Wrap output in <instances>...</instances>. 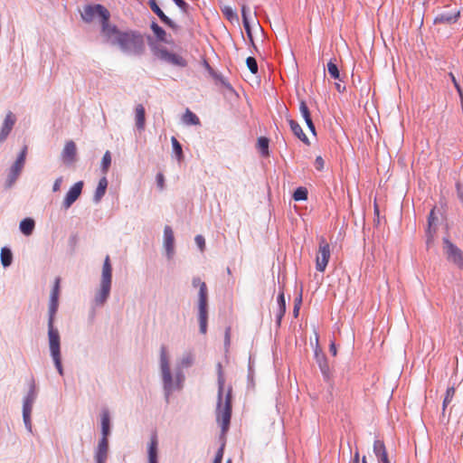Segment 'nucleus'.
<instances>
[{"label":"nucleus","instance_id":"13","mask_svg":"<svg viewBox=\"0 0 463 463\" xmlns=\"http://www.w3.org/2000/svg\"><path fill=\"white\" fill-rule=\"evenodd\" d=\"M207 318H208L207 302H204L203 298L202 301L198 302V319H199V325H200V332L203 335L207 331Z\"/></svg>","mask_w":463,"mask_h":463},{"label":"nucleus","instance_id":"7","mask_svg":"<svg viewBox=\"0 0 463 463\" xmlns=\"http://www.w3.org/2000/svg\"><path fill=\"white\" fill-rule=\"evenodd\" d=\"M48 338H49V346L52 356L61 355L60 350V334L59 331L54 328L52 325V316L49 317L48 321Z\"/></svg>","mask_w":463,"mask_h":463},{"label":"nucleus","instance_id":"1","mask_svg":"<svg viewBox=\"0 0 463 463\" xmlns=\"http://www.w3.org/2000/svg\"><path fill=\"white\" fill-rule=\"evenodd\" d=\"M113 44H118L122 52L140 55L145 51V42L141 33L136 31L121 32L116 25H106L104 34Z\"/></svg>","mask_w":463,"mask_h":463},{"label":"nucleus","instance_id":"29","mask_svg":"<svg viewBox=\"0 0 463 463\" xmlns=\"http://www.w3.org/2000/svg\"><path fill=\"white\" fill-rule=\"evenodd\" d=\"M35 396L34 390L32 389L24 401L23 411L32 412Z\"/></svg>","mask_w":463,"mask_h":463},{"label":"nucleus","instance_id":"38","mask_svg":"<svg viewBox=\"0 0 463 463\" xmlns=\"http://www.w3.org/2000/svg\"><path fill=\"white\" fill-rule=\"evenodd\" d=\"M295 201H304L307 198V190L304 187H298L293 194Z\"/></svg>","mask_w":463,"mask_h":463},{"label":"nucleus","instance_id":"61","mask_svg":"<svg viewBox=\"0 0 463 463\" xmlns=\"http://www.w3.org/2000/svg\"><path fill=\"white\" fill-rule=\"evenodd\" d=\"M362 463H368L365 457L363 458Z\"/></svg>","mask_w":463,"mask_h":463},{"label":"nucleus","instance_id":"53","mask_svg":"<svg viewBox=\"0 0 463 463\" xmlns=\"http://www.w3.org/2000/svg\"><path fill=\"white\" fill-rule=\"evenodd\" d=\"M61 183H62V177L57 178L53 184L52 191L58 192L61 189Z\"/></svg>","mask_w":463,"mask_h":463},{"label":"nucleus","instance_id":"48","mask_svg":"<svg viewBox=\"0 0 463 463\" xmlns=\"http://www.w3.org/2000/svg\"><path fill=\"white\" fill-rule=\"evenodd\" d=\"M194 240L200 250H203L205 247L204 238L202 235H197Z\"/></svg>","mask_w":463,"mask_h":463},{"label":"nucleus","instance_id":"9","mask_svg":"<svg viewBox=\"0 0 463 463\" xmlns=\"http://www.w3.org/2000/svg\"><path fill=\"white\" fill-rule=\"evenodd\" d=\"M83 188V182L79 181L75 183L66 194L65 198L63 200V207L65 209H69L72 203L80 197L81 191Z\"/></svg>","mask_w":463,"mask_h":463},{"label":"nucleus","instance_id":"40","mask_svg":"<svg viewBox=\"0 0 463 463\" xmlns=\"http://www.w3.org/2000/svg\"><path fill=\"white\" fill-rule=\"evenodd\" d=\"M162 378L165 385V389L171 390L172 388V374L171 371L165 370L162 372Z\"/></svg>","mask_w":463,"mask_h":463},{"label":"nucleus","instance_id":"15","mask_svg":"<svg viewBox=\"0 0 463 463\" xmlns=\"http://www.w3.org/2000/svg\"><path fill=\"white\" fill-rule=\"evenodd\" d=\"M15 120H16L15 116L12 112H8L5 118L3 127L0 131V142H3L4 140H5V138L11 132V130L15 123Z\"/></svg>","mask_w":463,"mask_h":463},{"label":"nucleus","instance_id":"21","mask_svg":"<svg viewBox=\"0 0 463 463\" xmlns=\"http://www.w3.org/2000/svg\"><path fill=\"white\" fill-rule=\"evenodd\" d=\"M288 122L290 128H291L292 132L294 133V135L296 137H298L305 144L309 145V140L307 137V136L305 135V133L303 132V130H302L301 127L298 125V123L296 122L295 120H293L292 118H288Z\"/></svg>","mask_w":463,"mask_h":463},{"label":"nucleus","instance_id":"45","mask_svg":"<svg viewBox=\"0 0 463 463\" xmlns=\"http://www.w3.org/2000/svg\"><path fill=\"white\" fill-rule=\"evenodd\" d=\"M52 357L53 359L55 367L57 368L59 373L61 375L63 373V369H62V366H61V355L52 356Z\"/></svg>","mask_w":463,"mask_h":463},{"label":"nucleus","instance_id":"47","mask_svg":"<svg viewBox=\"0 0 463 463\" xmlns=\"http://www.w3.org/2000/svg\"><path fill=\"white\" fill-rule=\"evenodd\" d=\"M242 23H243V26H244V29H245V31L247 33L248 37L252 42V35H251V31H250V23H249L248 17H244V19H242Z\"/></svg>","mask_w":463,"mask_h":463},{"label":"nucleus","instance_id":"50","mask_svg":"<svg viewBox=\"0 0 463 463\" xmlns=\"http://www.w3.org/2000/svg\"><path fill=\"white\" fill-rule=\"evenodd\" d=\"M324 165H325L324 159L320 156H317L315 160L316 168L317 170L321 171L324 168Z\"/></svg>","mask_w":463,"mask_h":463},{"label":"nucleus","instance_id":"36","mask_svg":"<svg viewBox=\"0 0 463 463\" xmlns=\"http://www.w3.org/2000/svg\"><path fill=\"white\" fill-rule=\"evenodd\" d=\"M171 142H172V146H173V151L175 154V156H177L178 160L183 159L184 155H183L181 144L178 142V140L175 137H171Z\"/></svg>","mask_w":463,"mask_h":463},{"label":"nucleus","instance_id":"52","mask_svg":"<svg viewBox=\"0 0 463 463\" xmlns=\"http://www.w3.org/2000/svg\"><path fill=\"white\" fill-rule=\"evenodd\" d=\"M156 183H157V186H158L160 189H163V188H164V185H165V177H164L163 174H161V173L157 174V175H156Z\"/></svg>","mask_w":463,"mask_h":463},{"label":"nucleus","instance_id":"23","mask_svg":"<svg viewBox=\"0 0 463 463\" xmlns=\"http://www.w3.org/2000/svg\"><path fill=\"white\" fill-rule=\"evenodd\" d=\"M107 187H108V180L105 176H103L102 178L99 179L98 187L94 194L93 199L96 203H99L101 200V198L104 196Z\"/></svg>","mask_w":463,"mask_h":463},{"label":"nucleus","instance_id":"3","mask_svg":"<svg viewBox=\"0 0 463 463\" xmlns=\"http://www.w3.org/2000/svg\"><path fill=\"white\" fill-rule=\"evenodd\" d=\"M112 281V267L109 256H106L102 267L100 286L95 295V304L102 306L109 297Z\"/></svg>","mask_w":463,"mask_h":463},{"label":"nucleus","instance_id":"6","mask_svg":"<svg viewBox=\"0 0 463 463\" xmlns=\"http://www.w3.org/2000/svg\"><path fill=\"white\" fill-rule=\"evenodd\" d=\"M443 244H444L443 249H444V252L447 256V260L463 270V252H462V250L447 238L443 239Z\"/></svg>","mask_w":463,"mask_h":463},{"label":"nucleus","instance_id":"46","mask_svg":"<svg viewBox=\"0 0 463 463\" xmlns=\"http://www.w3.org/2000/svg\"><path fill=\"white\" fill-rule=\"evenodd\" d=\"M23 418L26 428L31 430L32 423H31V412L23 411Z\"/></svg>","mask_w":463,"mask_h":463},{"label":"nucleus","instance_id":"19","mask_svg":"<svg viewBox=\"0 0 463 463\" xmlns=\"http://www.w3.org/2000/svg\"><path fill=\"white\" fill-rule=\"evenodd\" d=\"M26 152H27V147L24 146L11 168V173H12L14 179H15L19 175L22 168L24 167Z\"/></svg>","mask_w":463,"mask_h":463},{"label":"nucleus","instance_id":"24","mask_svg":"<svg viewBox=\"0 0 463 463\" xmlns=\"http://www.w3.org/2000/svg\"><path fill=\"white\" fill-rule=\"evenodd\" d=\"M278 311L276 314L277 317V323L279 325L281 322V319L286 312V301H285V296L284 292L280 291L278 296Z\"/></svg>","mask_w":463,"mask_h":463},{"label":"nucleus","instance_id":"54","mask_svg":"<svg viewBox=\"0 0 463 463\" xmlns=\"http://www.w3.org/2000/svg\"><path fill=\"white\" fill-rule=\"evenodd\" d=\"M56 309H57V301L56 302H52L51 301V304H50V317L51 316H54V313L56 312Z\"/></svg>","mask_w":463,"mask_h":463},{"label":"nucleus","instance_id":"41","mask_svg":"<svg viewBox=\"0 0 463 463\" xmlns=\"http://www.w3.org/2000/svg\"><path fill=\"white\" fill-rule=\"evenodd\" d=\"M222 13L224 16L230 21L238 20L237 14L233 11V9L231 6H224L222 8Z\"/></svg>","mask_w":463,"mask_h":463},{"label":"nucleus","instance_id":"56","mask_svg":"<svg viewBox=\"0 0 463 463\" xmlns=\"http://www.w3.org/2000/svg\"><path fill=\"white\" fill-rule=\"evenodd\" d=\"M329 351H330V353H331L334 356H335V355H336V354H337V350H336V346H335V343H334V342H332V343H331V345H330V346H329Z\"/></svg>","mask_w":463,"mask_h":463},{"label":"nucleus","instance_id":"51","mask_svg":"<svg viewBox=\"0 0 463 463\" xmlns=\"http://www.w3.org/2000/svg\"><path fill=\"white\" fill-rule=\"evenodd\" d=\"M175 5L181 8L184 12H186L187 11V8H188V5L185 1L184 0H173Z\"/></svg>","mask_w":463,"mask_h":463},{"label":"nucleus","instance_id":"5","mask_svg":"<svg viewBox=\"0 0 463 463\" xmlns=\"http://www.w3.org/2000/svg\"><path fill=\"white\" fill-rule=\"evenodd\" d=\"M330 245L324 237L319 239L318 250L316 256V269L319 272H324L330 260Z\"/></svg>","mask_w":463,"mask_h":463},{"label":"nucleus","instance_id":"42","mask_svg":"<svg viewBox=\"0 0 463 463\" xmlns=\"http://www.w3.org/2000/svg\"><path fill=\"white\" fill-rule=\"evenodd\" d=\"M246 64L251 73L256 74L258 72V64L255 58L248 57L246 60Z\"/></svg>","mask_w":463,"mask_h":463},{"label":"nucleus","instance_id":"44","mask_svg":"<svg viewBox=\"0 0 463 463\" xmlns=\"http://www.w3.org/2000/svg\"><path fill=\"white\" fill-rule=\"evenodd\" d=\"M59 290H60V279L57 278L55 280L54 287L52 288V295H51L52 302L58 301Z\"/></svg>","mask_w":463,"mask_h":463},{"label":"nucleus","instance_id":"62","mask_svg":"<svg viewBox=\"0 0 463 463\" xmlns=\"http://www.w3.org/2000/svg\"><path fill=\"white\" fill-rule=\"evenodd\" d=\"M459 197H460L461 202L463 203V194H459Z\"/></svg>","mask_w":463,"mask_h":463},{"label":"nucleus","instance_id":"43","mask_svg":"<svg viewBox=\"0 0 463 463\" xmlns=\"http://www.w3.org/2000/svg\"><path fill=\"white\" fill-rule=\"evenodd\" d=\"M449 75L453 82L455 89L457 90V92L458 93V96L460 97V100L463 102V90H462L459 83L458 82L456 77L454 76V74L452 72H449Z\"/></svg>","mask_w":463,"mask_h":463},{"label":"nucleus","instance_id":"26","mask_svg":"<svg viewBox=\"0 0 463 463\" xmlns=\"http://www.w3.org/2000/svg\"><path fill=\"white\" fill-rule=\"evenodd\" d=\"M34 229V221L31 218H25L20 222V230L24 235H31Z\"/></svg>","mask_w":463,"mask_h":463},{"label":"nucleus","instance_id":"12","mask_svg":"<svg viewBox=\"0 0 463 463\" xmlns=\"http://www.w3.org/2000/svg\"><path fill=\"white\" fill-rule=\"evenodd\" d=\"M149 6L151 10L156 14V15L160 18V20L166 24L171 29L176 31L178 30L179 26L173 22L169 17H167L165 13L161 10V8L156 4V0H150L149 1Z\"/></svg>","mask_w":463,"mask_h":463},{"label":"nucleus","instance_id":"16","mask_svg":"<svg viewBox=\"0 0 463 463\" xmlns=\"http://www.w3.org/2000/svg\"><path fill=\"white\" fill-rule=\"evenodd\" d=\"M299 111L302 118L305 119L308 129L311 131L313 135H316V128L312 121L310 111L307 108V103L304 100H301L299 103Z\"/></svg>","mask_w":463,"mask_h":463},{"label":"nucleus","instance_id":"17","mask_svg":"<svg viewBox=\"0 0 463 463\" xmlns=\"http://www.w3.org/2000/svg\"><path fill=\"white\" fill-rule=\"evenodd\" d=\"M373 452L380 463L383 461H387L389 458L386 447L383 441L380 439H376L373 442Z\"/></svg>","mask_w":463,"mask_h":463},{"label":"nucleus","instance_id":"34","mask_svg":"<svg viewBox=\"0 0 463 463\" xmlns=\"http://www.w3.org/2000/svg\"><path fill=\"white\" fill-rule=\"evenodd\" d=\"M455 392H456V391H455L454 387H449L447 389L446 395H445L443 404H442V412L443 413L445 412L447 406L451 402V401L455 395Z\"/></svg>","mask_w":463,"mask_h":463},{"label":"nucleus","instance_id":"59","mask_svg":"<svg viewBox=\"0 0 463 463\" xmlns=\"http://www.w3.org/2000/svg\"><path fill=\"white\" fill-rule=\"evenodd\" d=\"M359 461H360V459H359V453L355 452L354 457V458L352 460V463H360Z\"/></svg>","mask_w":463,"mask_h":463},{"label":"nucleus","instance_id":"27","mask_svg":"<svg viewBox=\"0 0 463 463\" xmlns=\"http://www.w3.org/2000/svg\"><path fill=\"white\" fill-rule=\"evenodd\" d=\"M0 258H1L2 265L5 268L9 267L13 261V253H12L11 250L6 247L2 248L1 253H0Z\"/></svg>","mask_w":463,"mask_h":463},{"label":"nucleus","instance_id":"8","mask_svg":"<svg viewBox=\"0 0 463 463\" xmlns=\"http://www.w3.org/2000/svg\"><path fill=\"white\" fill-rule=\"evenodd\" d=\"M156 55L161 60L179 67H185L187 65L186 61L182 56L170 52L166 49L158 50Z\"/></svg>","mask_w":463,"mask_h":463},{"label":"nucleus","instance_id":"18","mask_svg":"<svg viewBox=\"0 0 463 463\" xmlns=\"http://www.w3.org/2000/svg\"><path fill=\"white\" fill-rule=\"evenodd\" d=\"M108 438L102 437L99 442L97 451L95 453V460L96 461H105L107 460L108 456Z\"/></svg>","mask_w":463,"mask_h":463},{"label":"nucleus","instance_id":"14","mask_svg":"<svg viewBox=\"0 0 463 463\" xmlns=\"http://www.w3.org/2000/svg\"><path fill=\"white\" fill-rule=\"evenodd\" d=\"M164 246L165 248L167 257L171 258L175 250V237L170 226H165L164 229Z\"/></svg>","mask_w":463,"mask_h":463},{"label":"nucleus","instance_id":"57","mask_svg":"<svg viewBox=\"0 0 463 463\" xmlns=\"http://www.w3.org/2000/svg\"><path fill=\"white\" fill-rule=\"evenodd\" d=\"M231 336V329L228 327L225 331V343L228 345L230 343Z\"/></svg>","mask_w":463,"mask_h":463},{"label":"nucleus","instance_id":"10","mask_svg":"<svg viewBox=\"0 0 463 463\" xmlns=\"http://www.w3.org/2000/svg\"><path fill=\"white\" fill-rule=\"evenodd\" d=\"M77 147L72 140L67 141L61 152V159L64 164L71 165L76 160Z\"/></svg>","mask_w":463,"mask_h":463},{"label":"nucleus","instance_id":"22","mask_svg":"<svg viewBox=\"0 0 463 463\" xmlns=\"http://www.w3.org/2000/svg\"><path fill=\"white\" fill-rule=\"evenodd\" d=\"M459 11H457L454 14H440L435 18L434 22L435 24L456 23L459 17Z\"/></svg>","mask_w":463,"mask_h":463},{"label":"nucleus","instance_id":"55","mask_svg":"<svg viewBox=\"0 0 463 463\" xmlns=\"http://www.w3.org/2000/svg\"><path fill=\"white\" fill-rule=\"evenodd\" d=\"M248 10H249V8H248V6L245 4L241 5V16H242V19H244V17H248V15H247Z\"/></svg>","mask_w":463,"mask_h":463},{"label":"nucleus","instance_id":"33","mask_svg":"<svg viewBox=\"0 0 463 463\" xmlns=\"http://www.w3.org/2000/svg\"><path fill=\"white\" fill-rule=\"evenodd\" d=\"M327 71H328L329 75L333 79L338 80L340 78L339 70H338L336 63L335 62V60H330L327 62Z\"/></svg>","mask_w":463,"mask_h":463},{"label":"nucleus","instance_id":"35","mask_svg":"<svg viewBox=\"0 0 463 463\" xmlns=\"http://www.w3.org/2000/svg\"><path fill=\"white\" fill-rule=\"evenodd\" d=\"M258 148L264 156H269V139L263 137H260L258 139Z\"/></svg>","mask_w":463,"mask_h":463},{"label":"nucleus","instance_id":"64","mask_svg":"<svg viewBox=\"0 0 463 463\" xmlns=\"http://www.w3.org/2000/svg\"><path fill=\"white\" fill-rule=\"evenodd\" d=\"M96 463H106L105 461H96Z\"/></svg>","mask_w":463,"mask_h":463},{"label":"nucleus","instance_id":"30","mask_svg":"<svg viewBox=\"0 0 463 463\" xmlns=\"http://www.w3.org/2000/svg\"><path fill=\"white\" fill-rule=\"evenodd\" d=\"M183 120L187 125H200V119L199 118L192 112L189 109L185 110V113L184 114Z\"/></svg>","mask_w":463,"mask_h":463},{"label":"nucleus","instance_id":"60","mask_svg":"<svg viewBox=\"0 0 463 463\" xmlns=\"http://www.w3.org/2000/svg\"><path fill=\"white\" fill-rule=\"evenodd\" d=\"M335 87L339 92H342L345 90V87L341 88L339 83H335Z\"/></svg>","mask_w":463,"mask_h":463},{"label":"nucleus","instance_id":"39","mask_svg":"<svg viewBox=\"0 0 463 463\" xmlns=\"http://www.w3.org/2000/svg\"><path fill=\"white\" fill-rule=\"evenodd\" d=\"M160 362H161V371L162 372H165V370L170 371V366H169L166 351H165V347H162V349H161Z\"/></svg>","mask_w":463,"mask_h":463},{"label":"nucleus","instance_id":"63","mask_svg":"<svg viewBox=\"0 0 463 463\" xmlns=\"http://www.w3.org/2000/svg\"><path fill=\"white\" fill-rule=\"evenodd\" d=\"M382 463H391L390 459L388 458L387 461H383Z\"/></svg>","mask_w":463,"mask_h":463},{"label":"nucleus","instance_id":"28","mask_svg":"<svg viewBox=\"0 0 463 463\" xmlns=\"http://www.w3.org/2000/svg\"><path fill=\"white\" fill-rule=\"evenodd\" d=\"M435 221H437V217H435V209L433 208L430 211V213L429 214V218H428V229H427V233H428V236H429L428 242L432 239L433 234L436 232L435 227L433 228Z\"/></svg>","mask_w":463,"mask_h":463},{"label":"nucleus","instance_id":"11","mask_svg":"<svg viewBox=\"0 0 463 463\" xmlns=\"http://www.w3.org/2000/svg\"><path fill=\"white\" fill-rule=\"evenodd\" d=\"M147 463H158V438L156 432L150 437L147 444Z\"/></svg>","mask_w":463,"mask_h":463},{"label":"nucleus","instance_id":"20","mask_svg":"<svg viewBox=\"0 0 463 463\" xmlns=\"http://www.w3.org/2000/svg\"><path fill=\"white\" fill-rule=\"evenodd\" d=\"M146 112L143 105L138 104L135 109V119L137 129L144 130L146 124Z\"/></svg>","mask_w":463,"mask_h":463},{"label":"nucleus","instance_id":"4","mask_svg":"<svg viewBox=\"0 0 463 463\" xmlns=\"http://www.w3.org/2000/svg\"><path fill=\"white\" fill-rule=\"evenodd\" d=\"M99 16L101 18V33L104 34V28L106 25H110L109 24V12L101 5H87L84 7L83 12L81 13L82 19L90 23L91 22L95 16Z\"/></svg>","mask_w":463,"mask_h":463},{"label":"nucleus","instance_id":"37","mask_svg":"<svg viewBox=\"0 0 463 463\" xmlns=\"http://www.w3.org/2000/svg\"><path fill=\"white\" fill-rule=\"evenodd\" d=\"M111 164V155L109 151H106L101 160V169L106 174Z\"/></svg>","mask_w":463,"mask_h":463},{"label":"nucleus","instance_id":"31","mask_svg":"<svg viewBox=\"0 0 463 463\" xmlns=\"http://www.w3.org/2000/svg\"><path fill=\"white\" fill-rule=\"evenodd\" d=\"M150 27L158 41L166 42V33L162 27H160L156 22H152Z\"/></svg>","mask_w":463,"mask_h":463},{"label":"nucleus","instance_id":"25","mask_svg":"<svg viewBox=\"0 0 463 463\" xmlns=\"http://www.w3.org/2000/svg\"><path fill=\"white\" fill-rule=\"evenodd\" d=\"M193 285H194V287H198L199 288V299H198V302L202 301L203 297L204 302H207L208 293H207V286H206V284L203 281H202L199 278H194Z\"/></svg>","mask_w":463,"mask_h":463},{"label":"nucleus","instance_id":"32","mask_svg":"<svg viewBox=\"0 0 463 463\" xmlns=\"http://www.w3.org/2000/svg\"><path fill=\"white\" fill-rule=\"evenodd\" d=\"M102 437H108L109 433V416L108 412H103L101 417Z\"/></svg>","mask_w":463,"mask_h":463},{"label":"nucleus","instance_id":"49","mask_svg":"<svg viewBox=\"0 0 463 463\" xmlns=\"http://www.w3.org/2000/svg\"><path fill=\"white\" fill-rule=\"evenodd\" d=\"M222 457H223V445L217 451L215 458L213 460V463H222Z\"/></svg>","mask_w":463,"mask_h":463},{"label":"nucleus","instance_id":"58","mask_svg":"<svg viewBox=\"0 0 463 463\" xmlns=\"http://www.w3.org/2000/svg\"><path fill=\"white\" fill-rule=\"evenodd\" d=\"M300 301H301V300L299 299V300H298V304H295V307H294V316H295V317H298V315Z\"/></svg>","mask_w":463,"mask_h":463},{"label":"nucleus","instance_id":"2","mask_svg":"<svg viewBox=\"0 0 463 463\" xmlns=\"http://www.w3.org/2000/svg\"><path fill=\"white\" fill-rule=\"evenodd\" d=\"M218 404L216 411V420L222 428V434H225L230 427L232 417V388L230 387L222 401L224 391V378L220 371L218 377Z\"/></svg>","mask_w":463,"mask_h":463}]
</instances>
